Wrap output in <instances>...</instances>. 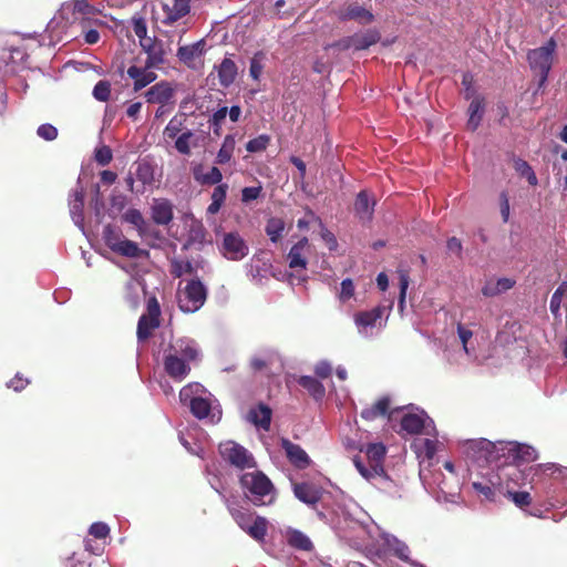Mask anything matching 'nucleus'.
<instances>
[{
  "mask_svg": "<svg viewBox=\"0 0 567 567\" xmlns=\"http://www.w3.org/2000/svg\"><path fill=\"white\" fill-rule=\"evenodd\" d=\"M245 498L255 506H266L276 499V488L261 471L247 472L239 477Z\"/></svg>",
  "mask_w": 567,
  "mask_h": 567,
  "instance_id": "f257e3e1",
  "label": "nucleus"
},
{
  "mask_svg": "<svg viewBox=\"0 0 567 567\" xmlns=\"http://www.w3.org/2000/svg\"><path fill=\"white\" fill-rule=\"evenodd\" d=\"M556 42L550 39L545 45L530 50L527 53V60L530 69L539 76L538 86L542 87L547 81L548 73L553 65Z\"/></svg>",
  "mask_w": 567,
  "mask_h": 567,
  "instance_id": "f03ea898",
  "label": "nucleus"
},
{
  "mask_svg": "<svg viewBox=\"0 0 567 567\" xmlns=\"http://www.w3.org/2000/svg\"><path fill=\"white\" fill-rule=\"evenodd\" d=\"M103 239L105 245L113 252L123 257L138 258L144 254H147V251L141 249L135 241L124 238L122 231L112 225H106L104 227Z\"/></svg>",
  "mask_w": 567,
  "mask_h": 567,
  "instance_id": "7ed1b4c3",
  "label": "nucleus"
},
{
  "mask_svg": "<svg viewBox=\"0 0 567 567\" xmlns=\"http://www.w3.org/2000/svg\"><path fill=\"white\" fill-rule=\"evenodd\" d=\"M221 458L238 470L255 468L257 466L254 455L235 441H226L218 446Z\"/></svg>",
  "mask_w": 567,
  "mask_h": 567,
  "instance_id": "20e7f679",
  "label": "nucleus"
},
{
  "mask_svg": "<svg viewBox=\"0 0 567 567\" xmlns=\"http://www.w3.org/2000/svg\"><path fill=\"white\" fill-rule=\"evenodd\" d=\"M207 299V289L199 279H192L185 286L179 299V309L185 313L199 310Z\"/></svg>",
  "mask_w": 567,
  "mask_h": 567,
  "instance_id": "39448f33",
  "label": "nucleus"
},
{
  "mask_svg": "<svg viewBox=\"0 0 567 567\" xmlns=\"http://www.w3.org/2000/svg\"><path fill=\"white\" fill-rule=\"evenodd\" d=\"M161 324V307L156 297L147 300L146 313L142 315L137 322L136 336L143 342L150 339L153 331Z\"/></svg>",
  "mask_w": 567,
  "mask_h": 567,
  "instance_id": "423d86ee",
  "label": "nucleus"
},
{
  "mask_svg": "<svg viewBox=\"0 0 567 567\" xmlns=\"http://www.w3.org/2000/svg\"><path fill=\"white\" fill-rule=\"evenodd\" d=\"M523 477V472L517 466H503L498 472L489 474L483 480L488 482V485L495 487V491L505 496L511 493V482L517 484V481Z\"/></svg>",
  "mask_w": 567,
  "mask_h": 567,
  "instance_id": "0eeeda50",
  "label": "nucleus"
},
{
  "mask_svg": "<svg viewBox=\"0 0 567 567\" xmlns=\"http://www.w3.org/2000/svg\"><path fill=\"white\" fill-rule=\"evenodd\" d=\"M353 464L358 472L380 491L391 493L396 487L395 482L388 476L384 468H382V472L377 471L374 473L367 467L360 456L353 457Z\"/></svg>",
  "mask_w": 567,
  "mask_h": 567,
  "instance_id": "6e6552de",
  "label": "nucleus"
},
{
  "mask_svg": "<svg viewBox=\"0 0 567 567\" xmlns=\"http://www.w3.org/2000/svg\"><path fill=\"white\" fill-rule=\"evenodd\" d=\"M466 453L477 463L492 464L498 458V450L495 443L482 439L478 441H470L467 443Z\"/></svg>",
  "mask_w": 567,
  "mask_h": 567,
  "instance_id": "1a4fd4ad",
  "label": "nucleus"
},
{
  "mask_svg": "<svg viewBox=\"0 0 567 567\" xmlns=\"http://www.w3.org/2000/svg\"><path fill=\"white\" fill-rule=\"evenodd\" d=\"M220 250L227 259L234 261L244 259L249 252L246 241L238 233L226 234Z\"/></svg>",
  "mask_w": 567,
  "mask_h": 567,
  "instance_id": "9d476101",
  "label": "nucleus"
},
{
  "mask_svg": "<svg viewBox=\"0 0 567 567\" xmlns=\"http://www.w3.org/2000/svg\"><path fill=\"white\" fill-rule=\"evenodd\" d=\"M156 68L157 66H147V63H144L143 66L132 64L127 68L126 74L133 80L134 92L142 91L157 79V74L153 71Z\"/></svg>",
  "mask_w": 567,
  "mask_h": 567,
  "instance_id": "9b49d317",
  "label": "nucleus"
},
{
  "mask_svg": "<svg viewBox=\"0 0 567 567\" xmlns=\"http://www.w3.org/2000/svg\"><path fill=\"white\" fill-rule=\"evenodd\" d=\"M174 95L175 89L171 82L165 80L157 82L144 93V97L147 103L159 104L162 106L171 103Z\"/></svg>",
  "mask_w": 567,
  "mask_h": 567,
  "instance_id": "f8f14e48",
  "label": "nucleus"
},
{
  "mask_svg": "<svg viewBox=\"0 0 567 567\" xmlns=\"http://www.w3.org/2000/svg\"><path fill=\"white\" fill-rule=\"evenodd\" d=\"M280 446L286 453L288 461L297 468L305 470L307 468L311 460L307 452L298 444L292 443L290 440L282 437L280 441Z\"/></svg>",
  "mask_w": 567,
  "mask_h": 567,
  "instance_id": "ddd939ff",
  "label": "nucleus"
},
{
  "mask_svg": "<svg viewBox=\"0 0 567 567\" xmlns=\"http://www.w3.org/2000/svg\"><path fill=\"white\" fill-rule=\"evenodd\" d=\"M164 370L175 381H183L190 372V365L171 351L164 357Z\"/></svg>",
  "mask_w": 567,
  "mask_h": 567,
  "instance_id": "4468645a",
  "label": "nucleus"
},
{
  "mask_svg": "<svg viewBox=\"0 0 567 567\" xmlns=\"http://www.w3.org/2000/svg\"><path fill=\"white\" fill-rule=\"evenodd\" d=\"M143 51L147 54L145 63L147 66H159L165 62L166 51L164 43L156 38L144 40L140 43Z\"/></svg>",
  "mask_w": 567,
  "mask_h": 567,
  "instance_id": "2eb2a0df",
  "label": "nucleus"
},
{
  "mask_svg": "<svg viewBox=\"0 0 567 567\" xmlns=\"http://www.w3.org/2000/svg\"><path fill=\"white\" fill-rule=\"evenodd\" d=\"M360 452H364L367 456L368 464L367 467L377 473V471L382 472L384 468L383 463L386 455V447L383 443H369L365 446L360 449Z\"/></svg>",
  "mask_w": 567,
  "mask_h": 567,
  "instance_id": "dca6fc26",
  "label": "nucleus"
},
{
  "mask_svg": "<svg viewBox=\"0 0 567 567\" xmlns=\"http://www.w3.org/2000/svg\"><path fill=\"white\" fill-rule=\"evenodd\" d=\"M374 206V198L367 190H361L354 200V214L361 223H369L373 218Z\"/></svg>",
  "mask_w": 567,
  "mask_h": 567,
  "instance_id": "f3484780",
  "label": "nucleus"
},
{
  "mask_svg": "<svg viewBox=\"0 0 567 567\" xmlns=\"http://www.w3.org/2000/svg\"><path fill=\"white\" fill-rule=\"evenodd\" d=\"M169 351L181 357L187 363L196 362L200 354L196 341L186 338L176 340L175 343L171 344Z\"/></svg>",
  "mask_w": 567,
  "mask_h": 567,
  "instance_id": "a211bd4d",
  "label": "nucleus"
},
{
  "mask_svg": "<svg viewBox=\"0 0 567 567\" xmlns=\"http://www.w3.org/2000/svg\"><path fill=\"white\" fill-rule=\"evenodd\" d=\"M162 9L164 12L162 23L172 25L189 13L190 6L188 0H173L172 6L163 3Z\"/></svg>",
  "mask_w": 567,
  "mask_h": 567,
  "instance_id": "6ab92c4d",
  "label": "nucleus"
},
{
  "mask_svg": "<svg viewBox=\"0 0 567 567\" xmlns=\"http://www.w3.org/2000/svg\"><path fill=\"white\" fill-rule=\"evenodd\" d=\"M293 494L300 502L309 506H316L322 498L321 488L308 482L295 483Z\"/></svg>",
  "mask_w": 567,
  "mask_h": 567,
  "instance_id": "aec40b11",
  "label": "nucleus"
},
{
  "mask_svg": "<svg viewBox=\"0 0 567 567\" xmlns=\"http://www.w3.org/2000/svg\"><path fill=\"white\" fill-rule=\"evenodd\" d=\"M341 21H357L360 24H369L374 20L371 11L367 10L358 3H350L339 11L338 14Z\"/></svg>",
  "mask_w": 567,
  "mask_h": 567,
  "instance_id": "412c9836",
  "label": "nucleus"
},
{
  "mask_svg": "<svg viewBox=\"0 0 567 567\" xmlns=\"http://www.w3.org/2000/svg\"><path fill=\"white\" fill-rule=\"evenodd\" d=\"M152 219L156 225H168L174 218L173 204L166 199H155L152 205Z\"/></svg>",
  "mask_w": 567,
  "mask_h": 567,
  "instance_id": "4be33fe9",
  "label": "nucleus"
},
{
  "mask_svg": "<svg viewBox=\"0 0 567 567\" xmlns=\"http://www.w3.org/2000/svg\"><path fill=\"white\" fill-rule=\"evenodd\" d=\"M84 196L82 187L75 188L69 202L72 220L79 227H82L84 223Z\"/></svg>",
  "mask_w": 567,
  "mask_h": 567,
  "instance_id": "5701e85b",
  "label": "nucleus"
},
{
  "mask_svg": "<svg viewBox=\"0 0 567 567\" xmlns=\"http://www.w3.org/2000/svg\"><path fill=\"white\" fill-rule=\"evenodd\" d=\"M309 241L307 237H302L298 243H296L288 252V262L291 269H306L307 259L303 256V250L308 248Z\"/></svg>",
  "mask_w": 567,
  "mask_h": 567,
  "instance_id": "b1692460",
  "label": "nucleus"
},
{
  "mask_svg": "<svg viewBox=\"0 0 567 567\" xmlns=\"http://www.w3.org/2000/svg\"><path fill=\"white\" fill-rule=\"evenodd\" d=\"M391 400L389 396L380 398L373 405L364 408L360 415L365 421H374L380 416L390 415Z\"/></svg>",
  "mask_w": 567,
  "mask_h": 567,
  "instance_id": "393cba45",
  "label": "nucleus"
},
{
  "mask_svg": "<svg viewBox=\"0 0 567 567\" xmlns=\"http://www.w3.org/2000/svg\"><path fill=\"white\" fill-rule=\"evenodd\" d=\"M193 177L200 185H219L223 174L216 166H213L209 172L204 173V166L199 164L193 167Z\"/></svg>",
  "mask_w": 567,
  "mask_h": 567,
  "instance_id": "a878e982",
  "label": "nucleus"
},
{
  "mask_svg": "<svg viewBox=\"0 0 567 567\" xmlns=\"http://www.w3.org/2000/svg\"><path fill=\"white\" fill-rule=\"evenodd\" d=\"M426 415L408 413L401 419V429L411 435H417L425 427Z\"/></svg>",
  "mask_w": 567,
  "mask_h": 567,
  "instance_id": "bb28decb",
  "label": "nucleus"
},
{
  "mask_svg": "<svg viewBox=\"0 0 567 567\" xmlns=\"http://www.w3.org/2000/svg\"><path fill=\"white\" fill-rule=\"evenodd\" d=\"M384 307L378 306L369 311H359L354 315V322L359 328L374 327L382 318Z\"/></svg>",
  "mask_w": 567,
  "mask_h": 567,
  "instance_id": "cd10ccee",
  "label": "nucleus"
},
{
  "mask_svg": "<svg viewBox=\"0 0 567 567\" xmlns=\"http://www.w3.org/2000/svg\"><path fill=\"white\" fill-rule=\"evenodd\" d=\"M381 34L378 30H368L363 33H354L352 35L353 49L357 51L369 49L371 45L378 43Z\"/></svg>",
  "mask_w": 567,
  "mask_h": 567,
  "instance_id": "c85d7f7f",
  "label": "nucleus"
},
{
  "mask_svg": "<svg viewBox=\"0 0 567 567\" xmlns=\"http://www.w3.org/2000/svg\"><path fill=\"white\" fill-rule=\"evenodd\" d=\"M237 76V65L228 58H225L218 68L219 83L224 87L231 85Z\"/></svg>",
  "mask_w": 567,
  "mask_h": 567,
  "instance_id": "c756f323",
  "label": "nucleus"
},
{
  "mask_svg": "<svg viewBox=\"0 0 567 567\" xmlns=\"http://www.w3.org/2000/svg\"><path fill=\"white\" fill-rule=\"evenodd\" d=\"M484 111V99L475 97L468 106L467 128L475 132L481 124Z\"/></svg>",
  "mask_w": 567,
  "mask_h": 567,
  "instance_id": "7c9ffc66",
  "label": "nucleus"
},
{
  "mask_svg": "<svg viewBox=\"0 0 567 567\" xmlns=\"http://www.w3.org/2000/svg\"><path fill=\"white\" fill-rule=\"evenodd\" d=\"M298 384L302 386L316 400H321L326 394L323 384L316 378L310 375H301L298 379Z\"/></svg>",
  "mask_w": 567,
  "mask_h": 567,
  "instance_id": "2f4dec72",
  "label": "nucleus"
},
{
  "mask_svg": "<svg viewBox=\"0 0 567 567\" xmlns=\"http://www.w3.org/2000/svg\"><path fill=\"white\" fill-rule=\"evenodd\" d=\"M204 42L198 41L190 45L179 47L177 50V58L184 64L190 66L195 60V58L199 56L203 53Z\"/></svg>",
  "mask_w": 567,
  "mask_h": 567,
  "instance_id": "473e14b6",
  "label": "nucleus"
},
{
  "mask_svg": "<svg viewBox=\"0 0 567 567\" xmlns=\"http://www.w3.org/2000/svg\"><path fill=\"white\" fill-rule=\"evenodd\" d=\"M287 543L289 546L299 550L309 551L313 548L310 538L298 529H290L287 532Z\"/></svg>",
  "mask_w": 567,
  "mask_h": 567,
  "instance_id": "72a5a7b5",
  "label": "nucleus"
},
{
  "mask_svg": "<svg viewBox=\"0 0 567 567\" xmlns=\"http://www.w3.org/2000/svg\"><path fill=\"white\" fill-rule=\"evenodd\" d=\"M249 417L256 425L268 430L271 422V410L266 404L260 403L256 409H251Z\"/></svg>",
  "mask_w": 567,
  "mask_h": 567,
  "instance_id": "f704fd0d",
  "label": "nucleus"
},
{
  "mask_svg": "<svg viewBox=\"0 0 567 567\" xmlns=\"http://www.w3.org/2000/svg\"><path fill=\"white\" fill-rule=\"evenodd\" d=\"M509 452L513 455L514 461L517 464L529 463L537 458V452L534 447L525 444H516L514 447L509 449ZM518 467V465H516Z\"/></svg>",
  "mask_w": 567,
  "mask_h": 567,
  "instance_id": "c9c22d12",
  "label": "nucleus"
},
{
  "mask_svg": "<svg viewBox=\"0 0 567 567\" xmlns=\"http://www.w3.org/2000/svg\"><path fill=\"white\" fill-rule=\"evenodd\" d=\"M285 228L286 224L282 218L270 217L266 223L265 231L271 243H277L282 237Z\"/></svg>",
  "mask_w": 567,
  "mask_h": 567,
  "instance_id": "e433bc0d",
  "label": "nucleus"
},
{
  "mask_svg": "<svg viewBox=\"0 0 567 567\" xmlns=\"http://www.w3.org/2000/svg\"><path fill=\"white\" fill-rule=\"evenodd\" d=\"M228 185L219 184L217 185L212 193V203L207 207V213L210 215L217 214L227 196Z\"/></svg>",
  "mask_w": 567,
  "mask_h": 567,
  "instance_id": "4c0bfd02",
  "label": "nucleus"
},
{
  "mask_svg": "<svg viewBox=\"0 0 567 567\" xmlns=\"http://www.w3.org/2000/svg\"><path fill=\"white\" fill-rule=\"evenodd\" d=\"M267 530L268 520L265 517L257 516L245 532L255 540L264 542L267 535Z\"/></svg>",
  "mask_w": 567,
  "mask_h": 567,
  "instance_id": "58836bf2",
  "label": "nucleus"
},
{
  "mask_svg": "<svg viewBox=\"0 0 567 567\" xmlns=\"http://www.w3.org/2000/svg\"><path fill=\"white\" fill-rule=\"evenodd\" d=\"M235 145H236V141H235L234 135H230V134L226 135L223 141L221 147L219 148V151L217 153V156L215 159L216 164L223 165V164L228 163L233 157Z\"/></svg>",
  "mask_w": 567,
  "mask_h": 567,
  "instance_id": "ea45409f",
  "label": "nucleus"
},
{
  "mask_svg": "<svg viewBox=\"0 0 567 567\" xmlns=\"http://www.w3.org/2000/svg\"><path fill=\"white\" fill-rule=\"evenodd\" d=\"M206 240V230L202 224L192 225L188 237L183 245V249L187 250L194 245H203Z\"/></svg>",
  "mask_w": 567,
  "mask_h": 567,
  "instance_id": "a19ab883",
  "label": "nucleus"
},
{
  "mask_svg": "<svg viewBox=\"0 0 567 567\" xmlns=\"http://www.w3.org/2000/svg\"><path fill=\"white\" fill-rule=\"evenodd\" d=\"M188 408L192 414L199 420L207 417L212 410L209 400L202 396L193 399Z\"/></svg>",
  "mask_w": 567,
  "mask_h": 567,
  "instance_id": "79ce46f5",
  "label": "nucleus"
},
{
  "mask_svg": "<svg viewBox=\"0 0 567 567\" xmlns=\"http://www.w3.org/2000/svg\"><path fill=\"white\" fill-rule=\"evenodd\" d=\"M204 392L203 385L199 383H188L179 391V401L183 405H189L193 399H198L199 393Z\"/></svg>",
  "mask_w": 567,
  "mask_h": 567,
  "instance_id": "37998d69",
  "label": "nucleus"
},
{
  "mask_svg": "<svg viewBox=\"0 0 567 567\" xmlns=\"http://www.w3.org/2000/svg\"><path fill=\"white\" fill-rule=\"evenodd\" d=\"M472 486L482 499L496 502L498 496H501L495 491V487H493V485H488V482H485L484 480L480 482H473Z\"/></svg>",
  "mask_w": 567,
  "mask_h": 567,
  "instance_id": "c03bdc74",
  "label": "nucleus"
},
{
  "mask_svg": "<svg viewBox=\"0 0 567 567\" xmlns=\"http://www.w3.org/2000/svg\"><path fill=\"white\" fill-rule=\"evenodd\" d=\"M307 214L316 220L321 227V238L328 245L330 250H336L338 247V241L336 236L323 226V223L319 216H317L311 209L307 208Z\"/></svg>",
  "mask_w": 567,
  "mask_h": 567,
  "instance_id": "a18cd8bd",
  "label": "nucleus"
},
{
  "mask_svg": "<svg viewBox=\"0 0 567 567\" xmlns=\"http://www.w3.org/2000/svg\"><path fill=\"white\" fill-rule=\"evenodd\" d=\"M171 275L174 278H181L183 275H192L195 272L194 266L189 260H179L177 258L171 259Z\"/></svg>",
  "mask_w": 567,
  "mask_h": 567,
  "instance_id": "49530a36",
  "label": "nucleus"
},
{
  "mask_svg": "<svg viewBox=\"0 0 567 567\" xmlns=\"http://www.w3.org/2000/svg\"><path fill=\"white\" fill-rule=\"evenodd\" d=\"M266 53L264 51H257L250 59L249 75L258 81L262 74L265 66Z\"/></svg>",
  "mask_w": 567,
  "mask_h": 567,
  "instance_id": "de8ad7c7",
  "label": "nucleus"
},
{
  "mask_svg": "<svg viewBox=\"0 0 567 567\" xmlns=\"http://www.w3.org/2000/svg\"><path fill=\"white\" fill-rule=\"evenodd\" d=\"M229 512L234 520L243 530H246L255 519L251 513L244 512L238 508L229 507Z\"/></svg>",
  "mask_w": 567,
  "mask_h": 567,
  "instance_id": "09e8293b",
  "label": "nucleus"
},
{
  "mask_svg": "<svg viewBox=\"0 0 567 567\" xmlns=\"http://www.w3.org/2000/svg\"><path fill=\"white\" fill-rule=\"evenodd\" d=\"M270 143V136L267 134H261L255 138H251L246 144V150L249 153H257L265 151Z\"/></svg>",
  "mask_w": 567,
  "mask_h": 567,
  "instance_id": "8fccbe9b",
  "label": "nucleus"
},
{
  "mask_svg": "<svg viewBox=\"0 0 567 567\" xmlns=\"http://www.w3.org/2000/svg\"><path fill=\"white\" fill-rule=\"evenodd\" d=\"M135 175L144 185L151 184L154 181L153 166L147 162H142L137 165Z\"/></svg>",
  "mask_w": 567,
  "mask_h": 567,
  "instance_id": "3c124183",
  "label": "nucleus"
},
{
  "mask_svg": "<svg viewBox=\"0 0 567 567\" xmlns=\"http://www.w3.org/2000/svg\"><path fill=\"white\" fill-rule=\"evenodd\" d=\"M514 167L522 176L527 177V181L530 185H535L537 183L536 175L532 169L530 165L526 161L522 158L515 159Z\"/></svg>",
  "mask_w": 567,
  "mask_h": 567,
  "instance_id": "603ef678",
  "label": "nucleus"
},
{
  "mask_svg": "<svg viewBox=\"0 0 567 567\" xmlns=\"http://www.w3.org/2000/svg\"><path fill=\"white\" fill-rule=\"evenodd\" d=\"M276 359L275 353H267L264 355H257L254 357L250 361V367L254 371H264L266 370L270 364H272L274 360Z\"/></svg>",
  "mask_w": 567,
  "mask_h": 567,
  "instance_id": "864d4df0",
  "label": "nucleus"
},
{
  "mask_svg": "<svg viewBox=\"0 0 567 567\" xmlns=\"http://www.w3.org/2000/svg\"><path fill=\"white\" fill-rule=\"evenodd\" d=\"M194 136V133L190 130H187L186 132L182 133L177 138H175V148L178 153L183 155H189L190 154V138Z\"/></svg>",
  "mask_w": 567,
  "mask_h": 567,
  "instance_id": "5fc2aeb1",
  "label": "nucleus"
},
{
  "mask_svg": "<svg viewBox=\"0 0 567 567\" xmlns=\"http://www.w3.org/2000/svg\"><path fill=\"white\" fill-rule=\"evenodd\" d=\"M93 96L100 102H107L111 96V83L105 80L99 81L93 89Z\"/></svg>",
  "mask_w": 567,
  "mask_h": 567,
  "instance_id": "6e6d98bb",
  "label": "nucleus"
},
{
  "mask_svg": "<svg viewBox=\"0 0 567 567\" xmlns=\"http://www.w3.org/2000/svg\"><path fill=\"white\" fill-rule=\"evenodd\" d=\"M505 496L511 498L519 508H524L532 503V497L528 492H514L513 486H511V493H506Z\"/></svg>",
  "mask_w": 567,
  "mask_h": 567,
  "instance_id": "4d7b16f0",
  "label": "nucleus"
},
{
  "mask_svg": "<svg viewBox=\"0 0 567 567\" xmlns=\"http://www.w3.org/2000/svg\"><path fill=\"white\" fill-rule=\"evenodd\" d=\"M110 535V527L103 522L93 523L89 528V536L97 540H104Z\"/></svg>",
  "mask_w": 567,
  "mask_h": 567,
  "instance_id": "13d9d810",
  "label": "nucleus"
},
{
  "mask_svg": "<svg viewBox=\"0 0 567 567\" xmlns=\"http://www.w3.org/2000/svg\"><path fill=\"white\" fill-rule=\"evenodd\" d=\"M132 24H133V31H134L135 35L138 38L140 43L143 42L144 40L148 39L147 27H146V22H145L144 18L134 17L132 19Z\"/></svg>",
  "mask_w": 567,
  "mask_h": 567,
  "instance_id": "bf43d9fd",
  "label": "nucleus"
},
{
  "mask_svg": "<svg viewBox=\"0 0 567 567\" xmlns=\"http://www.w3.org/2000/svg\"><path fill=\"white\" fill-rule=\"evenodd\" d=\"M182 121H178L176 117H174L168 122L164 128L163 134L166 138L175 140L179 136L178 134L182 132Z\"/></svg>",
  "mask_w": 567,
  "mask_h": 567,
  "instance_id": "052dcab7",
  "label": "nucleus"
},
{
  "mask_svg": "<svg viewBox=\"0 0 567 567\" xmlns=\"http://www.w3.org/2000/svg\"><path fill=\"white\" fill-rule=\"evenodd\" d=\"M94 158L99 165L105 166L113 158L112 150L107 145H103L95 150Z\"/></svg>",
  "mask_w": 567,
  "mask_h": 567,
  "instance_id": "680f3d73",
  "label": "nucleus"
},
{
  "mask_svg": "<svg viewBox=\"0 0 567 567\" xmlns=\"http://www.w3.org/2000/svg\"><path fill=\"white\" fill-rule=\"evenodd\" d=\"M37 134L39 137L43 138L44 141H53L58 137V130L52 124L45 123V124H41L38 127Z\"/></svg>",
  "mask_w": 567,
  "mask_h": 567,
  "instance_id": "e2e57ef3",
  "label": "nucleus"
},
{
  "mask_svg": "<svg viewBox=\"0 0 567 567\" xmlns=\"http://www.w3.org/2000/svg\"><path fill=\"white\" fill-rule=\"evenodd\" d=\"M261 192L262 187L260 185L254 187H245L241 189V202L245 204L250 203L251 200L257 199L261 195Z\"/></svg>",
  "mask_w": 567,
  "mask_h": 567,
  "instance_id": "0e129e2a",
  "label": "nucleus"
},
{
  "mask_svg": "<svg viewBox=\"0 0 567 567\" xmlns=\"http://www.w3.org/2000/svg\"><path fill=\"white\" fill-rule=\"evenodd\" d=\"M354 295V285L350 278H346L341 282V290L339 298L341 301H347Z\"/></svg>",
  "mask_w": 567,
  "mask_h": 567,
  "instance_id": "69168bd1",
  "label": "nucleus"
},
{
  "mask_svg": "<svg viewBox=\"0 0 567 567\" xmlns=\"http://www.w3.org/2000/svg\"><path fill=\"white\" fill-rule=\"evenodd\" d=\"M84 548L91 555H102L104 551V544L97 543L94 539L86 537L84 539Z\"/></svg>",
  "mask_w": 567,
  "mask_h": 567,
  "instance_id": "338daca9",
  "label": "nucleus"
},
{
  "mask_svg": "<svg viewBox=\"0 0 567 567\" xmlns=\"http://www.w3.org/2000/svg\"><path fill=\"white\" fill-rule=\"evenodd\" d=\"M30 381L23 378L20 373H17L13 379L8 383V388L13 389L16 392H20L27 388Z\"/></svg>",
  "mask_w": 567,
  "mask_h": 567,
  "instance_id": "774afa93",
  "label": "nucleus"
}]
</instances>
